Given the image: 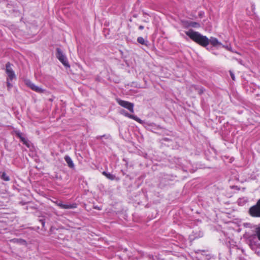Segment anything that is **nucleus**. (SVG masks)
Returning <instances> with one entry per match:
<instances>
[{"label": "nucleus", "instance_id": "4468645a", "mask_svg": "<svg viewBox=\"0 0 260 260\" xmlns=\"http://www.w3.org/2000/svg\"><path fill=\"white\" fill-rule=\"evenodd\" d=\"M187 26H191L192 27L198 28L200 27V24L199 23L195 22H190Z\"/></svg>", "mask_w": 260, "mask_h": 260}, {"label": "nucleus", "instance_id": "2eb2a0df", "mask_svg": "<svg viewBox=\"0 0 260 260\" xmlns=\"http://www.w3.org/2000/svg\"><path fill=\"white\" fill-rule=\"evenodd\" d=\"M1 174V178L5 181H9L10 180L9 177L7 175L5 172L0 173Z\"/></svg>", "mask_w": 260, "mask_h": 260}, {"label": "nucleus", "instance_id": "6e6552de", "mask_svg": "<svg viewBox=\"0 0 260 260\" xmlns=\"http://www.w3.org/2000/svg\"><path fill=\"white\" fill-rule=\"evenodd\" d=\"M120 113L122 114V115H124L126 117H128L129 118L134 119V120H136V121L139 122V123H141L142 122V120L139 118H138L136 116H135V115H131L130 114L128 113L124 110H123V109L121 110L120 111Z\"/></svg>", "mask_w": 260, "mask_h": 260}, {"label": "nucleus", "instance_id": "7ed1b4c3", "mask_svg": "<svg viewBox=\"0 0 260 260\" xmlns=\"http://www.w3.org/2000/svg\"><path fill=\"white\" fill-rule=\"evenodd\" d=\"M248 244L251 249L254 251L258 255H260V251L258 250L260 248V242L258 239H256L255 237L249 236Z\"/></svg>", "mask_w": 260, "mask_h": 260}, {"label": "nucleus", "instance_id": "f3484780", "mask_svg": "<svg viewBox=\"0 0 260 260\" xmlns=\"http://www.w3.org/2000/svg\"><path fill=\"white\" fill-rule=\"evenodd\" d=\"M230 72V75H231V78H232V79L233 80H235V77L234 76V74H233V73L231 71Z\"/></svg>", "mask_w": 260, "mask_h": 260}, {"label": "nucleus", "instance_id": "f8f14e48", "mask_svg": "<svg viewBox=\"0 0 260 260\" xmlns=\"http://www.w3.org/2000/svg\"><path fill=\"white\" fill-rule=\"evenodd\" d=\"M16 134L20 138L21 141L23 142V144H24L25 145L28 147V141L25 138L21 136V133L20 132H17Z\"/></svg>", "mask_w": 260, "mask_h": 260}, {"label": "nucleus", "instance_id": "423d86ee", "mask_svg": "<svg viewBox=\"0 0 260 260\" xmlns=\"http://www.w3.org/2000/svg\"><path fill=\"white\" fill-rule=\"evenodd\" d=\"M116 101L119 105L128 109L131 112L133 113L134 112V104L133 103L119 99H116Z\"/></svg>", "mask_w": 260, "mask_h": 260}, {"label": "nucleus", "instance_id": "0eeeda50", "mask_svg": "<svg viewBox=\"0 0 260 260\" xmlns=\"http://www.w3.org/2000/svg\"><path fill=\"white\" fill-rule=\"evenodd\" d=\"M25 83L27 86L29 87L32 90L37 92L43 93L45 91L44 89H42L40 87L36 86L29 80H25Z\"/></svg>", "mask_w": 260, "mask_h": 260}, {"label": "nucleus", "instance_id": "39448f33", "mask_svg": "<svg viewBox=\"0 0 260 260\" xmlns=\"http://www.w3.org/2000/svg\"><path fill=\"white\" fill-rule=\"evenodd\" d=\"M249 212L253 217H260V199L255 205L250 208Z\"/></svg>", "mask_w": 260, "mask_h": 260}, {"label": "nucleus", "instance_id": "6ab92c4d", "mask_svg": "<svg viewBox=\"0 0 260 260\" xmlns=\"http://www.w3.org/2000/svg\"><path fill=\"white\" fill-rule=\"evenodd\" d=\"M139 29H140V30H142V29H144V26H142V25H140V26H139Z\"/></svg>", "mask_w": 260, "mask_h": 260}, {"label": "nucleus", "instance_id": "1a4fd4ad", "mask_svg": "<svg viewBox=\"0 0 260 260\" xmlns=\"http://www.w3.org/2000/svg\"><path fill=\"white\" fill-rule=\"evenodd\" d=\"M55 204L61 209H72L76 207V206L74 204H64L61 201H56Z\"/></svg>", "mask_w": 260, "mask_h": 260}, {"label": "nucleus", "instance_id": "20e7f679", "mask_svg": "<svg viewBox=\"0 0 260 260\" xmlns=\"http://www.w3.org/2000/svg\"><path fill=\"white\" fill-rule=\"evenodd\" d=\"M56 57L65 67H70L66 56L59 48L56 49Z\"/></svg>", "mask_w": 260, "mask_h": 260}, {"label": "nucleus", "instance_id": "9b49d317", "mask_svg": "<svg viewBox=\"0 0 260 260\" xmlns=\"http://www.w3.org/2000/svg\"><path fill=\"white\" fill-rule=\"evenodd\" d=\"M64 160H66V162L67 163L68 166L70 168H73L74 167V164L73 163V161H72L71 158L69 156H65Z\"/></svg>", "mask_w": 260, "mask_h": 260}, {"label": "nucleus", "instance_id": "a211bd4d", "mask_svg": "<svg viewBox=\"0 0 260 260\" xmlns=\"http://www.w3.org/2000/svg\"><path fill=\"white\" fill-rule=\"evenodd\" d=\"M221 46H222L223 47L225 48H226V49H228V50H230V47H229V46H224V45H222Z\"/></svg>", "mask_w": 260, "mask_h": 260}, {"label": "nucleus", "instance_id": "ddd939ff", "mask_svg": "<svg viewBox=\"0 0 260 260\" xmlns=\"http://www.w3.org/2000/svg\"><path fill=\"white\" fill-rule=\"evenodd\" d=\"M103 174L108 179L111 180H114L115 178V176L110 173H107V172H103Z\"/></svg>", "mask_w": 260, "mask_h": 260}, {"label": "nucleus", "instance_id": "dca6fc26", "mask_svg": "<svg viewBox=\"0 0 260 260\" xmlns=\"http://www.w3.org/2000/svg\"><path fill=\"white\" fill-rule=\"evenodd\" d=\"M137 41L141 44H146V41L143 37H139L137 39Z\"/></svg>", "mask_w": 260, "mask_h": 260}, {"label": "nucleus", "instance_id": "f03ea898", "mask_svg": "<svg viewBox=\"0 0 260 260\" xmlns=\"http://www.w3.org/2000/svg\"><path fill=\"white\" fill-rule=\"evenodd\" d=\"M6 72L8 76L7 81V86L9 88H10L12 86V85L10 82L12 81L13 79H16V77L12 68V64H11L9 62L6 64Z\"/></svg>", "mask_w": 260, "mask_h": 260}, {"label": "nucleus", "instance_id": "9d476101", "mask_svg": "<svg viewBox=\"0 0 260 260\" xmlns=\"http://www.w3.org/2000/svg\"><path fill=\"white\" fill-rule=\"evenodd\" d=\"M250 237H255L256 239H258L260 242V227L255 228L254 233L250 236Z\"/></svg>", "mask_w": 260, "mask_h": 260}, {"label": "nucleus", "instance_id": "f257e3e1", "mask_svg": "<svg viewBox=\"0 0 260 260\" xmlns=\"http://www.w3.org/2000/svg\"><path fill=\"white\" fill-rule=\"evenodd\" d=\"M185 34L192 41L204 47L207 46L209 43L214 47L222 45V44L216 38L211 37L209 39L207 37L202 35L198 31H193L192 29L185 31Z\"/></svg>", "mask_w": 260, "mask_h": 260}]
</instances>
